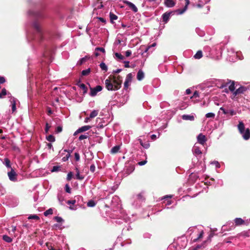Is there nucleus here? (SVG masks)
Returning <instances> with one entry per match:
<instances>
[{
    "label": "nucleus",
    "mask_w": 250,
    "mask_h": 250,
    "mask_svg": "<svg viewBox=\"0 0 250 250\" xmlns=\"http://www.w3.org/2000/svg\"><path fill=\"white\" fill-rule=\"evenodd\" d=\"M238 128L240 133L242 135V136L245 140H247L250 138V130L248 128L245 130L244 124L242 121L239 122Z\"/></svg>",
    "instance_id": "1"
},
{
    "label": "nucleus",
    "mask_w": 250,
    "mask_h": 250,
    "mask_svg": "<svg viewBox=\"0 0 250 250\" xmlns=\"http://www.w3.org/2000/svg\"><path fill=\"white\" fill-rule=\"evenodd\" d=\"M105 84L106 88L108 90H117L120 89L119 85H116V87H114L112 80L109 77L105 81Z\"/></svg>",
    "instance_id": "2"
},
{
    "label": "nucleus",
    "mask_w": 250,
    "mask_h": 250,
    "mask_svg": "<svg viewBox=\"0 0 250 250\" xmlns=\"http://www.w3.org/2000/svg\"><path fill=\"white\" fill-rule=\"evenodd\" d=\"M228 86L229 89L230 91L234 92L235 89V86H234V83L233 82H231L229 81V82L225 83L223 82L221 86H220V88H223L224 87H226Z\"/></svg>",
    "instance_id": "3"
},
{
    "label": "nucleus",
    "mask_w": 250,
    "mask_h": 250,
    "mask_svg": "<svg viewBox=\"0 0 250 250\" xmlns=\"http://www.w3.org/2000/svg\"><path fill=\"white\" fill-rule=\"evenodd\" d=\"M7 175L10 181L12 182L17 181V174L13 168H11V170L8 172Z\"/></svg>",
    "instance_id": "4"
},
{
    "label": "nucleus",
    "mask_w": 250,
    "mask_h": 250,
    "mask_svg": "<svg viewBox=\"0 0 250 250\" xmlns=\"http://www.w3.org/2000/svg\"><path fill=\"white\" fill-rule=\"evenodd\" d=\"M132 79V75L131 73H129L127 75L125 80L124 83V88L127 89L130 83H131Z\"/></svg>",
    "instance_id": "5"
},
{
    "label": "nucleus",
    "mask_w": 250,
    "mask_h": 250,
    "mask_svg": "<svg viewBox=\"0 0 250 250\" xmlns=\"http://www.w3.org/2000/svg\"><path fill=\"white\" fill-rule=\"evenodd\" d=\"M102 90V87L100 85H97L94 88H91L90 95L91 96H95L98 92L101 91Z\"/></svg>",
    "instance_id": "6"
},
{
    "label": "nucleus",
    "mask_w": 250,
    "mask_h": 250,
    "mask_svg": "<svg viewBox=\"0 0 250 250\" xmlns=\"http://www.w3.org/2000/svg\"><path fill=\"white\" fill-rule=\"evenodd\" d=\"M246 90V88L245 87L240 86L233 92L232 98H234L237 95L243 93Z\"/></svg>",
    "instance_id": "7"
},
{
    "label": "nucleus",
    "mask_w": 250,
    "mask_h": 250,
    "mask_svg": "<svg viewBox=\"0 0 250 250\" xmlns=\"http://www.w3.org/2000/svg\"><path fill=\"white\" fill-rule=\"evenodd\" d=\"M123 2L126 4L135 13L138 11V8L132 2L127 1L126 0H123Z\"/></svg>",
    "instance_id": "8"
},
{
    "label": "nucleus",
    "mask_w": 250,
    "mask_h": 250,
    "mask_svg": "<svg viewBox=\"0 0 250 250\" xmlns=\"http://www.w3.org/2000/svg\"><path fill=\"white\" fill-rule=\"evenodd\" d=\"M176 1V0H165L164 4L167 7L171 8L175 6Z\"/></svg>",
    "instance_id": "9"
},
{
    "label": "nucleus",
    "mask_w": 250,
    "mask_h": 250,
    "mask_svg": "<svg viewBox=\"0 0 250 250\" xmlns=\"http://www.w3.org/2000/svg\"><path fill=\"white\" fill-rule=\"evenodd\" d=\"M197 141L200 144L204 145L207 141V139L206 136L200 133L197 136Z\"/></svg>",
    "instance_id": "10"
},
{
    "label": "nucleus",
    "mask_w": 250,
    "mask_h": 250,
    "mask_svg": "<svg viewBox=\"0 0 250 250\" xmlns=\"http://www.w3.org/2000/svg\"><path fill=\"white\" fill-rule=\"evenodd\" d=\"M173 13V12H166L164 13L162 15L163 21L165 22H167L169 20L171 14Z\"/></svg>",
    "instance_id": "11"
},
{
    "label": "nucleus",
    "mask_w": 250,
    "mask_h": 250,
    "mask_svg": "<svg viewBox=\"0 0 250 250\" xmlns=\"http://www.w3.org/2000/svg\"><path fill=\"white\" fill-rule=\"evenodd\" d=\"M186 1V5L185 7L183 9H178L176 11L178 14L181 15L183 14L187 9L188 6L189 4V0H185Z\"/></svg>",
    "instance_id": "12"
},
{
    "label": "nucleus",
    "mask_w": 250,
    "mask_h": 250,
    "mask_svg": "<svg viewBox=\"0 0 250 250\" xmlns=\"http://www.w3.org/2000/svg\"><path fill=\"white\" fill-rule=\"evenodd\" d=\"M9 101L11 104L12 112H14L16 109L15 99L14 97H11Z\"/></svg>",
    "instance_id": "13"
},
{
    "label": "nucleus",
    "mask_w": 250,
    "mask_h": 250,
    "mask_svg": "<svg viewBox=\"0 0 250 250\" xmlns=\"http://www.w3.org/2000/svg\"><path fill=\"white\" fill-rule=\"evenodd\" d=\"M182 118L184 120H189V121H194V117L193 115H183L182 117Z\"/></svg>",
    "instance_id": "14"
},
{
    "label": "nucleus",
    "mask_w": 250,
    "mask_h": 250,
    "mask_svg": "<svg viewBox=\"0 0 250 250\" xmlns=\"http://www.w3.org/2000/svg\"><path fill=\"white\" fill-rule=\"evenodd\" d=\"M144 73L142 70H139L137 73V79L139 81H141L144 78Z\"/></svg>",
    "instance_id": "15"
},
{
    "label": "nucleus",
    "mask_w": 250,
    "mask_h": 250,
    "mask_svg": "<svg viewBox=\"0 0 250 250\" xmlns=\"http://www.w3.org/2000/svg\"><path fill=\"white\" fill-rule=\"evenodd\" d=\"M75 170L76 171V179L80 180H82L84 179V176L82 175H81L80 173V171L77 167H76Z\"/></svg>",
    "instance_id": "16"
},
{
    "label": "nucleus",
    "mask_w": 250,
    "mask_h": 250,
    "mask_svg": "<svg viewBox=\"0 0 250 250\" xmlns=\"http://www.w3.org/2000/svg\"><path fill=\"white\" fill-rule=\"evenodd\" d=\"M91 126L90 125H84V126H82L81 127H80L79 128H78V132H81V133L83 132H84V131H86L89 130V129L91 128Z\"/></svg>",
    "instance_id": "17"
},
{
    "label": "nucleus",
    "mask_w": 250,
    "mask_h": 250,
    "mask_svg": "<svg viewBox=\"0 0 250 250\" xmlns=\"http://www.w3.org/2000/svg\"><path fill=\"white\" fill-rule=\"evenodd\" d=\"M236 226H240L244 224V221L241 218H236L234 220Z\"/></svg>",
    "instance_id": "18"
},
{
    "label": "nucleus",
    "mask_w": 250,
    "mask_h": 250,
    "mask_svg": "<svg viewBox=\"0 0 250 250\" xmlns=\"http://www.w3.org/2000/svg\"><path fill=\"white\" fill-rule=\"evenodd\" d=\"M33 27L38 33L40 34L41 33V29L38 23L37 22H34L33 23Z\"/></svg>",
    "instance_id": "19"
},
{
    "label": "nucleus",
    "mask_w": 250,
    "mask_h": 250,
    "mask_svg": "<svg viewBox=\"0 0 250 250\" xmlns=\"http://www.w3.org/2000/svg\"><path fill=\"white\" fill-rule=\"evenodd\" d=\"M109 77L112 80L114 87H116V85H119L120 88L121 87V84L120 83H119L117 81H116V76H113L112 77L110 76Z\"/></svg>",
    "instance_id": "20"
},
{
    "label": "nucleus",
    "mask_w": 250,
    "mask_h": 250,
    "mask_svg": "<svg viewBox=\"0 0 250 250\" xmlns=\"http://www.w3.org/2000/svg\"><path fill=\"white\" fill-rule=\"evenodd\" d=\"M3 164L5 165L7 167L10 168L11 169L12 167H11L10 161L8 158H6L4 159Z\"/></svg>",
    "instance_id": "21"
},
{
    "label": "nucleus",
    "mask_w": 250,
    "mask_h": 250,
    "mask_svg": "<svg viewBox=\"0 0 250 250\" xmlns=\"http://www.w3.org/2000/svg\"><path fill=\"white\" fill-rule=\"evenodd\" d=\"M120 148V146H116L112 148L110 152L112 154L116 153L119 151Z\"/></svg>",
    "instance_id": "22"
},
{
    "label": "nucleus",
    "mask_w": 250,
    "mask_h": 250,
    "mask_svg": "<svg viewBox=\"0 0 250 250\" xmlns=\"http://www.w3.org/2000/svg\"><path fill=\"white\" fill-rule=\"evenodd\" d=\"M2 239L7 243H10L12 241V239L7 235H3L2 236Z\"/></svg>",
    "instance_id": "23"
},
{
    "label": "nucleus",
    "mask_w": 250,
    "mask_h": 250,
    "mask_svg": "<svg viewBox=\"0 0 250 250\" xmlns=\"http://www.w3.org/2000/svg\"><path fill=\"white\" fill-rule=\"evenodd\" d=\"M98 114V110H93L89 115V118H93L97 116Z\"/></svg>",
    "instance_id": "24"
},
{
    "label": "nucleus",
    "mask_w": 250,
    "mask_h": 250,
    "mask_svg": "<svg viewBox=\"0 0 250 250\" xmlns=\"http://www.w3.org/2000/svg\"><path fill=\"white\" fill-rule=\"evenodd\" d=\"M202 52L199 50L195 54L194 57L196 59H199L202 57Z\"/></svg>",
    "instance_id": "25"
},
{
    "label": "nucleus",
    "mask_w": 250,
    "mask_h": 250,
    "mask_svg": "<svg viewBox=\"0 0 250 250\" xmlns=\"http://www.w3.org/2000/svg\"><path fill=\"white\" fill-rule=\"evenodd\" d=\"M193 151H194V153L196 155H199L202 153V152L200 150V149L196 146H194V147L193 148Z\"/></svg>",
    "instance_id": "26"
},
{
    "label": "nucleus",
    "mask_w": 250,
    "mask_h": 250,
    "mask_svg": "<svg viewBox=\"0 0 250 250\" xmlns=\"http://www.w3.org/2000/svg\"><path fill=\"white\" fill-rule=\"evenodd\" d=\"M91 71L90 68H88L85 70H83L82 71V75L83 76H87L89 75Z\"/></svg>",
    "instance_id": "27"
},
{
    "label": "nucleus",
    "mask_w": 250,
    "mask_h": 250,
    "mask_svg": "<svg viewBox=\"0 0 250 250\" xmlns=\"http://www.w3.org/2000/svg\"><path fill=\"white\" fill-rule=\"evenodd\" d=\"M110 18L111 21H113L116 20L118 19L117 16L114 14L113 13H110Z\"/></svg>",
    "instance_id": "28"
},
{
    "label": "nucleus",
    "mask_w": 250,
    "mask_h": 250,
    "mask_svg": "<svg viewBox=\"0 0 250 250\" xmlns=\"http://www.w3.org/2000/svg\"><path fill=\"white\" fill-rule=\"evenodd\" d=\"M139 142L142 146H143L145 148H147L149 147V144L146 143L145 144H143L142 140L139 139Z\"/></svg>",
    "instance_id": "29"
},
{
    "label": "nucleus",
    "mask_w": 250,
    "mask_h": 250,
    "mask_svg": "<svg viewBox=\"0 0 250 250\" xmlns=\"http://www.w3.org/2000/svg\"><path fill=\"white\" fill-rule=\"evenodd\" d=\"M53 213V210L51 208H49L44 212V215L45 216L48 215L52 214Z\"/></svg>",
    "instance_id": "30"
},
{
    "label": "nucleus",
    "mask_w": 250,
    "mask_h": 250,
    "mask_svg": "<svg viewBox=\"0 0 250 250\" xmlns=\"http://www.w3.org/2000/svg\"><path fill=\"white\" fill-rule=\"evenodd\" d=\"M28 219H36L39 220L40 219L39 217L36 214L30 215L28 217Z\"/></svg>",
    "instance_id": "31"
},
{
    "label": "nucleus",
    "mask_w": 250,
    "mask_h": 250,
    "mask_svg": "<svg viewBox=\"0 0 250 250\" xmlns=\"http://www.w3.org/2000/svg\"><path fill=\"white\" fill-rule=\"evenodd\" d=\"M6 95H7L6 90L3 88L2 89L1 92H0V98H3Z\"/></svg>",
    "instance_id": "32"
},
{
    "label": "nucleus",
    "mask_w": 250,
    "mask_h": 250,
    "mask_svg": "<svg viewBox=\"0 0 250 250\" xmlns=\"http://www.w3.org/2000/svg\"><path fill=\"white\" fill-rule=\"evenodd\" d=\"M46 138L48 141L51 142H54L55 141V137L52 135H49Z\"/></svg>",
    "instance_id": "33"
},
{
    "label": "nucleus",
    "mask_w": 250,
    "mask_h": 250,
    "mask_svg": "<svg viewBox=\"0 0 250 250\" xmlns=\"http://www.w3.org/2000/svg\"><path fill=\"white\" fill-rule=\"evenodd\" d=\"M100 67L103 70H105V71H107V67L106 66V65L104 63V62H102L100 65Z\"/></svg>",
    "instance_id": "34"
},
{
    "label": "nucleus",
    "mask_w": 250,
    "mask_h": 250,
    "mask_svg": "<svg viewBox=\"0 0 250 250\" xmlns=\"http://www.w3.org/2000/svg\"><path fill=\"white\" fill-rule=\"evenodd\" d=\"M86 57H83L82 59H81L78 62V64L81 65L84 62H85L87 60Z\"/></svg>",
    "instance_id": "35"
},
{
    "label": "nucleus",
    "mask_w": 250,
    "mask_h": 250,
    "mask_svg": "<svg viewBox=\"0 0 250 250\" xmlns=\"http://www.w3.org/2000/svg\"><path fill=\"white\" fill-rule=\"evenodd\" d=\"M87 206L89 207H93L95 206L96 204L94 201L90 200L87 203Z\"/></svg>",
    "instance_id": "36"
},
{
    "label": "nucleus",
    "mask_w": 250,
    "mask_h": 250,
    "mask_svg": "<svg viewBox=\"0 0 250 250\" xmlns=\"http://www.w3.org/2000/svg\"><path fill=\"white\" fill-rule=\"evenodd\" d=\"M115 55L116 58H117L118 59H119L120 60H123V59H124V57L123 55H122L121 54L119 53H116L115 54Z\"/></svg>",
    "instance_id": "37"
},
{
    "label": "nucleus",
    "mask_w": 250,
    "mask_h": 250,
    "mask_svg": "<svg viewBox=\"0 0 250 250\" xmlns=\"http://www.w3.org/2000/svg\"><path fill=\"white\" fill-rule=\"evenodd\" d=\"M206 117L207 118H213L215 117V114L213 113L209 112L206 114Z\"/></svg>",
    "instance_id": "38"
},
{
    "label": "nucleus",
    "mask_w": 250,
    "mask_h": 250,
    "mask_svg": "<svg viewBox=\"0 0 250 250\" xmlns=\"http://www.w3.org/2000/svg\"><path fill=\"white\" fill-rule=\"evenodd\" d=\"M116 81H117L119 83L122 84V77L119 75L116 76Z\"/></svg>",
    "instance_id": "39"
},
{
    "label": "nucleus",
    "mask_w": 250,
    "mask_h": 250,
    "mask_svg": "<svg viewBox=\"0 0 250 250\" xmlns=\"http://www.w3.org/2000/svg\"><path fill=\"white\" fill-rule=\"evenodd\" d=\"M60 168V166H54L51 171L52 172H56V171H59Z\"/></svg>",
    "instance_id": "40"
},
{
    "label": "nucleus",
    "mask_w": 250,
    "mask_h": 250,
    "mask_svg": "<svg viewBox=\"0 0 250 250\" xmlns=\"http://www.w3.org/2000/svg\"><path fill=\"white\" fill-rule=\"evenodd\" d=\"M54 219L58 222L61 223L63 221L62 218L61 217L56 216L54 217Z\"/></svg>",
    "instance_id": "41"
},
{
    "label": "nucleus",
    "mask_w": 250,
    "mask_h": 250,
    "mask_svg": "<svg viewBox=\"0 0 250 250\" xmlns=\"http://www.w3.org/2000/svg\"><path fill=\"white\" fill-rule=\"evenodd\" d=\"M65 189L66 192L70 193L71 192V188L68 184L65 186Z\"/></svg>",
    "instance_id": "42"
},
{
    "label": "nucleus",
    "mask_w": 250,
    "mask_h": 250,
    "mask_svg": "<svg viewBox=\"0 0 250 250\" xmlns=\"http://www.w3.org/2000/svg\"><path fill=\"white\" fill-rule=\"evenodd\" d=\"M227 111L229 112L228 114L229 113L231 116L234 115L236 114V111H234L233 109H230Z\"/></svg>",
    "instance_id": "43"
},
{
    "label": "nucleus",
    "mask_w": 250,
    "mask_h": 250,
    "mask_svg": "<svg viewBox=\"0 0 250 250\" xmlns=\"http://www.w3.org/2000/svg\"><path fill=\"white\" fill-rule=\"evenodd\" d=\"M73 173L72 172H69L67 174V180L68 181H70L71 179Z\"/></svg>",
    "instance_id": "44"
},
{
    "label": "nucleus",
    "mask_w": 250,
    "mask_h": 250,
    "mask_svg": "<svg viewBox=\"0 0 250 250\" xmlns=\"http://www.w3.org/2000/svg\"><path fill=\"white\" fill-rule=\"evenodd\" d=\"M74 156H75V159L76 161H78L80 160V155L78 153L75 152L74 154Z\"/></svg>",
    "instance_id": "45"
},
{
    "label": "nucleus",
    "mask_w": 250,
    "mask_h": 250,
    "mask_svg": "<svg viewBox=\"0 0 250 250\" xmlns=\"http://www.w3.org/2000/svg\"><path fill=\"white\" fill-rule=\"evenodd\" d=\"M88 137V136L86 135H81L80 136L79 139V140H82L83 139H87Z\"/></svg>",
    "instance_id": "46"
},
{
    "label": "nucleus",
    "mask_w": 250,
    "mask_h": 250,
    "mask_svg": "<svg viewBox=\"0 0 250 250\" xmlns=\"http://www.w3.org/2000/svg\"><path fill=\"white\" fill-rule=\"evenodd\" d=\"M211 164L215 165L216 167L217 168H219L220 167L219 163L217 161L212 162L211 163Z\"/></svg>",
    "instance_id": "47"
},
{
    "label": "nucleus",
    "mask_w": 250,
    "mask_h": 250,
    "mask_svg": "<svg viewBox=\"0 0 250 250\" xmlns=\"http://www.w3.org/2000/svg\"><path fill=\"white\" fill-rule=\"evenodd\" d=\"M62 131V127L61 126H57L56 128V132L58 133Z\"/></svg>",
    "instance_id": "48"
},
{
    "label": "nucleus",
    "mask_w": 250,
    "mask_h": 250,
    "mask_svg": "<svg viewBox=\"0 0 250 250\" xmlns=\"http://www.w3.org/2000/svg\"><path fill=\"white\" fill-rule=\"evenodd\" d=\"M95 51H100L101 52H102L103 53H104L105 52V50H104V48H102V47H97L96 49H95Z\"/></svg>",
    "instance_id": "49"
},
{
    "label": "nucleus",
    "mask_w": 250,
    "mask_h": 250,
    "mask_svg": "<svg viewBox=\"0 0 250 250\" xmlns=\"http://www.w3.org/2000/svg\"><path fill=\"white\" fill-rule=\"evenodd\" d=\"M50 128V125H49L48 123H46L45 128V131L46 133L48 132Z\"/></svg>",
    "instance_id": "50"
},
{
    "label": "nucleus",
    "mask_w": 250,
    "mask_h": 250,
    "mask_svg": "<svg viewBox=\"0 0 250 250\" xmlns=\"http://www.w3.org/2000/svg\"><path fill=\"white\" fill-rule=\"evenodd\" d=\"M132 54V52L128 50H127L125 53V56L128 57H129Z\"/></svg>",
    "instance_id": "51"
},
{
    "label": "nucleus",
    "mask_w": 250,
    "mask_h": 250,
    "mask_svg": "<svg viewBox=\"0 0 250 250\" xmlns=\"http://www.w3.org/2000/svg\"><path fill=\"white\" fill-rule=\"evenodd\" d=\"M90 170L92 172H94L95 170V166L94 164L91 165L90 167Z\"/></svg>",
    "instance_id": "52"
},
{
    "label": "nucleus",
    "mask_w": 250,
    "mask_h": 250,
    "mask_svg": "<svg viewBox=\"0 0 250 250\" xmlns=\"http://www.w3.org/2000/svg\"><path fill=\"white\" fill-rule=\"evenodd\" d=\"M220 110H222L224 114H228L229 112L226 110L224 107H221L220 108Z\"/></svg>",
    "instance_id": "53"
},
{
    "label": "nucleus",
    "mask_w": 250,
    "mask_h": 250,
    "mask_svg": "<svg viewBox=\"0 0 250 250\" xmlns=\"http://www.w3.org/2000/svg\"><path fill=\"white\" fill-rule=\"evenodd\" d=\"M156 45V43H152L151 45L149 46L148 47H147L145 50V52H147L148 50L151 47H154Z\"/></svg>",
    "instance_id": "54"
},
{
    "label": "nucleus",
    "mask_w": 250,
    "mask_h": 250,
    "mask_svg": "<svg viewBox=\"0 0 250 250\" xmlns=\"http://www.w3.org/2000/svg\"><path fill=\"white\" fill-rule=\"evenodd\" d=\"M148 2L153 3V4L155 3L156 5H158L159 3L156 2V0H147Z\"/></svg>",
    "instance_id": "55"
},
{
    "label": "nucleus",
    "mask_w": 250,
    "mask_h": 250,
    "mask_svg": "<svg viewBox=\"0 0 250 250\" xmlns=\"http://www.w3.org/2000/svg\"><path fill=\"white\" fill-rule=\"evenodd\" d=\"M124 63H125V68H129L130 67L129 64V62L128 61H125Z\"/></svg>",
    "instance_id": "56"
},
{
    "label": "nucleus",
    "mask_w": 250,
    "mask_h": 250,
    "mask_svg": "<svg viewBox=\"0 0 250 250\" xmlns=\"http://www.w3.org/2000/svg\"><path fill=\"white\" fill-rule=\"evenodd\" d=\"M5 82V79L3 77L0 76V83H3Z\"/></svg>",
    "instance_id": "57"
},
{
    "label": "nucleus",
    "mask_w": 250,
    "mask_h": 250,
    "mask_svg": "<svg viewBox=\"0 0 250 250\" xmlns=\"http://www.w3.org/2000/svg\"><path fill=\"white\" fill-rule=\"evenodd\" d=\"M202 247V245H197L195 248H192L191 250H198L199 249H200Z\"/></svg>",
    "instance_id": "58"
},
{
    "label": "nucleus",
    "mask_w": 250,
    "mask_h": 250,
    "mask_svg": "<svg viewBox=\"0 0 250 250\" xmlns=\"http://www.w3.org/2000/svg\"><path fill=\"white\" fill-rule=\"evenodd\" d=\"M147 161L146 160L141 161L138 163L139 165L140 166H143L145 165Z\"/></svg>",
    "instance_id": "59"
},
{
    "label": "nucleus",
    "mask_w": 250,
    "mask_h": 250,
    "mask_svg": "<svg viewBox=\"0 0 250 250\" xmlns=\"http://www.w3.org/2000/svg\"><path fill=\"white\" fill-rule=\"evenodd\" d=\"M231 229H227L226 228V225H224L222 227V230L225 231H229V230H230Z\"/></svg>",
    "instance_id": "60"
},
{
    "label": "nucleus",
    "mask_w": 250,
    "mask_h": 250,
    "mask_svg": "<svg viewBox=\"0 0 250 250\" xmlns=\"http://www.w3.org/2000/svg\"><path fill=\"white\" fill-rule=\"evenodd\" d=\"M75 200H68L67 201V204H74L75 203Z\"/></svg>",
    "instance_id": "61"
},
{
    "label": "nucleus",
    "mask_w": 250,
    "mask_h": 250,
    "mask_svg": "<svg viewBox=\"0 0 250 250\" xmlns=\"http://www.w3.org/2000/svg\"><path fill=\"white\" fill-rule=\"evenodd\" d=\"M103 7V5L101 3H100L99 4H98L96 6L95 8L100 9V8H102Z\"/></svg>",
    "instance_id": "62"
},
{
    "label": "nucleus",
    "mask_w": 250,
    "mask_h": 250,
    "mask_svg": "<svg viewBox=\"0 0 250 250\" xmlns=\"http://www.w3.org/2000/svg\"><path fill=\"white\" fill-rule=\"evenodd\" d=\"M203 234H204V232L203 230H202L200 232V234H199V236H198L197 239L201 238L203 237Z\"/></svg>",
    "instance_id": "63"
},
{
    "label": "nucleus",
    "mask_w": 250,
    "mask_h": 250,
    "mask_svg": "<svg viewBox=\"0 0 250 250\" xmlns=\"http://www.w3.org/2000/svg\"><path fill=\"white\" fill-rule=\"evenodd\" d=\"M193 97H194L195 98L199 97V94L197 91L194 92Z\"/></svg>",
    "instance_id": "64"
}]
</instances>
